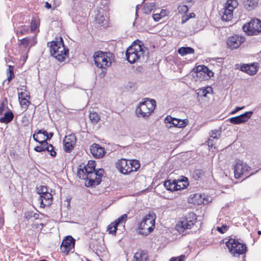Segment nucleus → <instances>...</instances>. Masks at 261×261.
Wrapping results in <instances>:
<instances>
[{"label": "nucleus", "mask_w": 261, "mask_h": 261, "mask_svg": "<svg viewBox=\"0 0 261 261\" xmlns=\"http://www.w3.org/2000/svg\"><path fill=\"white\" fill-rule=\"evenodd\" d=\"M206 143H207V145H208V146L210 148H211V149L215 148L214 139L210 138L208 139Z\"/></svg>", "instance_id": "nucleus-49"}, {"label": "nucleus", "mask_w": 261, "mask_h": 261, "mask_svg": "<svg viewBox=\"0 0 261 261\" xmlns=\"http://www.w3.org/2000/svg\"><path fill=\"white\" fill-rule=\"evenodd\" d=\"M129 169H132V172L137 171L140 167L139 162L136 160H129Z\"/></svg>", "instance_id": "nucleus-34"}, {"label": "nucleus", "mask_w": 261, "mask_h": 261, "mask_svg": "<svg viewBox=\"0 0 261 261\" xmlns=\"http://www.w3.org/2000/svg\"><path fill=\"white\" fill-rule=\"evenodd\" d=\"M33 217L35 219L37 220L39 219V215L37 213H35L33 212Z\"/></svg>", "instance_id": "nucleus-62"}, {"label": "nucleus", "mask_w": 261, "mask_h": 261, "mask_svg": "<svg viewBox=\"0 0 261 261\" xmlns=\"http://www.w3.org/2000/svg\"><path fill=\"white\" fill-rule=\"evenodd\" d=\"M30 98V95L28 94L27 93L21 92L18 93V99L20 100L22 98Z\"/></svg>", "instance_id": "nucleus-52"}, {"label": "nucleus", "mask_w": 261, "mask_h": 261, "mask_svg": "<svg viewBox=\"0 0 261 261\" xmlns=\"http://www.w3.org/2000/svg\"><path fill=\"white\" fill-rule=\"evenodd\" d=\"M258 67L256 63H251L250 64H243L241 66L240 70L245 72L250 75L256 74L257 71Z\"/></svg>", "instance_id": "nucleus-19"}, {"label": "nucleus", "mask_w": 261, "mask_h": 261, "mask_svg": "<svg viewBox=\"0 0 261 261\" xmlns=\"http://www.w3.org/2000/svg\"><path fill=\"white\" fill-rule=\"evenodd\" d=\"M155 8V3L153 2L146 3L144 6V13L146 14H150Z\"/></svg>", "instance_id": "nucleus-33"}, {"label": "nucleus", "mask_w": 261, "mask_h": 261, "mask_svg": "<svg viewBox=\"0 0 261 261\" xmlns=\"http://www.w3.org/2000/svg\"><path fill=\"white\" fill-rule=\"evenodd\" d=\"M233 11L231 9L225 7L223 11L222 12V19L226 21L231 20L233 16Z\"/></svg>", "instance_id": "nucleus-27"}, {"label": "nucleus", "mask_w": 261, "mask_h": 261, "mask_svg": "<svg viewBox=\"0 0 261 261\" xmlns=\"http://www.w3.org/2000/svg\"><path fill=\"white\" fill-rule=\"evenodd\" d=\"M238 6V2L237 0H227L225 7L231 9L233 11V10L236 8Z\"/></svg>", "instance_id": "nucleus-36"}, {"label": "nucleus", "mask_w": 261, "mask_h": 261, "mask_svg": "<svg viewBox=\"0 0 261 261\" xmlns=\"http://www.w3.org/2000/svg\"><path fill=\"white\" fill-rule=\"evenodd\" d=\"M37 135V134L36 133V132H35V133L33 135V139L34 140V141L39 143V142H40L41 141H39L37 137L36 136Z\"/></svg>", "instance_id": "nucleus-61"}, {"label": "nucleus", "mask_w": 261, "mask_h": 261, "mask_svg": "<svg viewBox=\"0 0 261 261\" xmlns=\"http://www.w3.org/2000/svg\"><path fill=\"white\" fill-rule=\"evenodd\" d=\"M89 118L92 123L96 124L100 120V117L96 112H90L89 114Z\"/></svg>", "instance_id": "nucleus-35"}, {"label": "nucleus", "mask_w": 261, "mask_h": 261, "mask_svg": "<svg viewBox=\"0 0 261 261\" xmlns=\"http://www.w3.org/2000/svg\"><path fill=\"white\" fill-rule=\"evenodd\" d=\"M175 185V179L171 180V179H167L164 182L163 186L168 191L171 192L176 191L174 190L175 189L174 186Z\"/></svg>", "instance_id": "nucleus-31"}, {"label": "nucleus", "mask_w": 261, "mask_h": 261, "mask_svg": "<svg viewBox=\"0 0 261 261\" xmlns=\"http://www.w3.org/2000/svg\"><path fill=\"white\" fill-rule=\"evenodd\" d=\"M14 118V115L12 112L9 110L4 114V117L0 118V122L8 124Z\"/></svg>", "instance_id": "nucleus-26"}, {"label": "nucleus", "mask_w": 261, "mask_h": 261, "mask_svg": "<svg viewBox=\"0 0 261 261\" xmlns=\"http://www.w3.org/2000/svg\"><path fill=\"white\" fill-rule=\"evenodd\" d=\"M252 114V111L246 112L239 116L229 118V121L232 124H240L247 121Z\"/></svg>", "instance_id": "nucleus-14"}, {"label": "nucleus", "mask_w": 261, "mask_h": 261, "mask_svg": "<svg viewBox=\"0 0 261 261\" xmlns=\"http://www.w3.org/2000/svg\"><path fill=\"white\" fill-rule=\"evenodd\" d=\"M192 196L189 201V202L194 203L195 204L199 205L203 203L204 198H202L201 195L199 194H194L191 195Z\"/></svg>", "instance_id": "nucleus-28"}, {"label": "nucleus", "mask_w": 261, "mask_h": 261, "mask_svg": "<svg viewBox=\"0 0 261 261\" xmlns=\"http://www.w3.org/2000/svg\"><path fill=\"white\" fill-rule=\"evenodd\" d=\"M195 14L194 13H191L190 14H189V16H188L190 18H194L195 17Z\"/></svg>", "instance_id": "nucleus-64"}, {"label": "nucleus", "mask_w": 261, "mask_h": 261, "mask_svg": "<svg viewBox=\"0 0 261 261\" xmlns=\"http://www.w3.org/2000/svg\"><path fill=\"white\" fill-rule=\"evenodd\" d=\"M47 46L49 48L50 55L60 62L64 61L69 54V49L64 45L61 37L59 41H53L48 42Z\"/></svg>", "instance_id": "nucleus-2"}, {"label": "nucleus", "mask_w": 261, "mask_h": 261, "mask_svg": "<svg viewBox=\"0 0 261 261\" xmlns=\"http://www.w3.org/2000/svg\"><path fill=\"white\" fill-rule=\"evenodd\" d=\"M221 135V130L220 129H215L211 131L210 134V137L213 139L218 140L220 138Z\"/></svg>", "instance_id": "nucleus-39"}, {"label": "nucleus", "mask_w": 261, "mask_h": 261, "mask_svg": "<svg viewBox=\"0 0 261 261\" xmlns=\"http://www.w3.org/2000/svg\"><path fill=\"white\" fill-rule=\"evenodd\" d=\"M197 221V217L193 212L189 213L181 222V227L184 229H190Z\"/></svg>", "instance_id": "nucleus-13"}, {"label": "nucleus", "mask_w": 261, "mask_h": 261, "mask_svg": "<svg viewBox=\"0 0 261 261\" xmlns=\"http://www.w3.org/2000/svg\"><path fill=\"white\" fill-rule=\"evenodd\" d=\"M45 6L47 9H50L51 8V4L48 2H46Z\"/></svg>", "instance_id": "nucleus-63"}, {"label": "nucleus", "mask_w": 261, "mask_h": 261, "mask_svg": "<svg viewBox=\"0 0 261 261\" xmlns=\"http://www.w3.org/2000/svg\"><path fill=\"white\" fill-rule=\"evenodd\" d=\"M93 58L95 64L97 67L106 69L107 67L111 66L114 55L110 52L98 51L95 53Z\"/></svg>", "instance_id": "nucleus-6"}, {"label": "nucleus", "mask_w": 261, "mask_h": 261, "mask_svg": "<svg viewBox=\"0 0 261 261\" xmlns=\"http://www.w3.org/2000/svg\"><path fill=\"white\" fill-rule=\"evenodd\" d=\"M148 255L144 251L137 252L134 256V261H147Z\"/></svg>", "instance_id": "nucleus-29"}, {"label": "nucleus", "mask_w": 261, "mask_h": 261, "mask_svg": "<svg viewBox=\"0 0 261 261\" xmlns=\"http://www.w3.org/2000/svg\"><path fill=\"white\" fill-rule=\"evenodd\" d=\"M33 211H27L24 213V218L27 220H29L31 218L33 217Z\"/></svg>", "instance_id": "nucleus-47"}, {"label": "nucleus", "mask_w": 261, "mask_h": 261, "mask_svg": "<svg viewBox=\"0 0 261 261\" xmlns=\"http://www.w3.org/2000/svg\"><path fill=\"white\" fill-rule=\"evenodd\" d=\"M155 107L156 101L155 100L145 98L137 106L135 112L136 115L137 117L147 119L154 111Z\"/></svg>", "instance_id": "nucleus-3"}, {"label": "nucleus", "mask_w": 261, "mask_h": 261, "mask_svg": "<svg viewBox=\"0 0 261 261\" xmlns=\"http://www.w3.org/2000/svg\"><path fill=\"white\" fill-rule=\"evenodd\" d=\"M152 17L155 21H158L162 18L160 13L153 14Z\"/></svg>", "instance_id": "nucleus-53"}, {"label": "nucleus", "mask_w": 261, "mask_h": 261, "mask_svg": "<svg viewBox=\"0 0 261 261\" xmlns=\"http://www.w3.org/2000/svg\"><path fill=\"white\" fill-rule=\"evenodd\" d=\"M245 41V38L238 35L234 34L228 38L227 44L231 49L237 48Z\"/></svg>", "instance_id": "nucleus-16"}, {"label": "nucleus", "mask_w": 261, "mask_h": 261, "mask_svg": "<svg viewBox=\"0 0 261 261\" xmlns=\"http://www.w3.org/2000/svg\"><path fill=\"white\" fill-rule=\"evenodd\" d=\"M204 174V172L202 169H196L192 173V176L195 180L201 178Z\"/></svg>", "instance_id": "nucleus-38"}, {"label": "nucleus", "mask_w": 261, "mask_h": 261, "mask_svg": "<svg viewBox=\"0 0 261 261\" xmlns=\"http://www.w3.org/2000/svg\"><path fill=\"white\" fill-rule=\"evenodd\" d=\"M7 100L6 98L5 100H3V101L0 104V115L3 114V113L4 111L5 102H7Z\"/></svg>", "instance_id": "nucleus-51"}, {"label": "nucleus", "mask_w": 261, "mask_h": 261, "mask_svg": "<svg viewBox=\"0 0 261 261\" xmlns=\"http://www.w3.org/2000/svg\"><path fill=\"white\" fill-rule=\"evenodd\" d=\"M155 214L153 212L149 213L143 219L139 224L140 234L146 236L151 232L154 228Z\"/></svg>", "instance_id": "nucleus-5"}, {"label": "nucleus", "mask_w": 261, "mask_h": 261, "mask_svg": "<svg viewBox=\"0 0 261 261\" xmlns=\"http://www.w3.org/2000/svg\"><path fill=\"white\" fill-rule=\"evenodd\" d=\"M64 151L67 153H70L74 148L75 143L73 142L68 141V139H65L64 141Z\"/></svg>", "instance_id": "nucleus-32"}, {"label": "nucleus", "mask_w": 261, "mask_h": 261, "mask_svg": "<svg viewBox=\"0 0 261 261\" xmlns=\"http://www.w3.org/2000/svg\"><path fill=\"white\" fill-rule=\"evenodd\" d=\"M46 151H47L48 152H49L50 153V155L52 157H55L56 156V155H57V153L55 151L54 147V146L53 145H52V147L49 148L48 149L46 150Z\"/></svg>", "instance_id": "nucleus-50"}, {"label": "nucleus", "mask_w": 261, "mask_h": 261, "mask_svg": "<svg viewBox=\"0 0 261 261\" xmlns=\"http://www.w3.org/2000/svg\"><path fill=\"white\" fill-rule=\"evenodd\" d=\"M74 245L75 240L71 236H67L65 239L62 241L60 246L61 251L67 254L70 251L74 248Z\"/></svg>", "instance_id": "nucleus-12"}, {"label": "nucleus", "mask_w": 261, "mask_h": 261, "mask_svg": "<svg viewBox=\"0 0 261 261\" xmlns=\"http://www.w3.org/2000/svg\"><path fill=\"white\" fill-rule=\"evenodd\" d=\"M233 170L236 178H239L242 176H245V178L253 174V173L248 174V171L251 170V167L241 160L238 161L234 165Z\"/></svg>", "instance_id": "nucleus-8"}, {"label": "nucleus", "mask_w": 261, "mask_h": 261, "mask_svg": "<svg viewBox=\"0 0 261 261\" xmlns=\"http://www.w3.org/2000/svg\"><path fill=\"white\" fill-rule=\"evenodd\" d=\"M178 53L181 56L194 53V49L191 47H181L178 49Z\"/></svg>", "instance_id": "nucleus-30"}, {"label": "nucleus", "mask_w": 261, "mask_h": 261, "mask_svg": "<svg viewBox=\"0 0 261 261\" xmlns=\"http://www.w3.org/2000/svg\"><path fill=\"white\" fill-rule=\"evenodd\" d=\"M228 228L229 227L227 225L223 224L221 227H217V230L223 234L228 229Z\"/></svg>", "instance_id": "nucleus-46"}, {"label": "nucleus", "mask_w": 261, "mask_h": 261, "mask_svg": "<svg viewBox=\"0 0 261 261\" xmlns=\"http://www.w3.org/2000/svg\"><path fill=\"white\" fill-rule=\"evenodd\" d=\"M90 151L93 156L97 159L102 158L105 153L104 148L96 143H93L90 146Z\"/></svg>", "instance_id": "nucleus-17"}, {"label": "nucleus", "mask_w": 261, "mask_h": 261, "mask_svg": "<svg viewBox=\"0 0 261 261\" xmlns=\"http://www.w3.org/2000/svg\"><path fill=\"white\" fill-rule=\"evenodd\" d=\"M127 215L126 214H124L119 217L117 219H116L113 223L117 227H118V226L120 224H124L127 220Z\"/></svg>", "instance_id": "nucleus-37"}, {"label": "nucleus", "mask_w": 261, "mask_h": 261, "mask_svg": "<svg viewBox=\"0 0 261 261\" xmlns=\"http://www.w3.org/2000/svg\"><path fill=\"white\" fill-rule=\"evenodd\" d=\"M185 257V255H180L177 257H172L170 261H183Z\"/></svg>", "instance_id": "nucleus-54"}, {"label": "nucleus", "mask_w": 261, "mask_h": 261, "mask_svg": "<svg viewBox=\"0 0 261 261\" xmlns=\"http://www.w3.org/2000/svg\"><path fill=\"white\" fill-rule=\"evenodd\" d=\"M244 108V107H237L235 108V109L232 111L231 112V114H233L236 113H237V112H238L239 111L243 109V108Z\"/></svg>", "instance_id": "nucleus-58"}, {"label": "nucleus", "mask_w": 261, "mask_h": 261, "mask_svg": "<svg viewBox=\"0 0 261 261\" xmlns=\"http://www.w3.org/2000/svg\"><path fill=\"white\" fill-rule=\"evenodd\" d=\"M83 170H77V175L82 179L86 180L85 186L87 187H94L99 185L101 181L104 170L102 168L96 169L93 171H87L86 169Z\"/></svg>", "instance_id": "nucleus-1"}, {"label": "nucleus", "mask_w": 261, "mask_h": 261, "mask_svg": "<svg viewBox=\"0 0 261 261\" xmlns=\"http://www.w3.org/2000/svg\"><path fill=\"white\" fill-rule=\"evenodd\" d=\"M37 35L35 34L33 36L27 37L24 38H22L21 40H19L20 42L21 45H22L24 47H27L28 46H34L37 43Z\"/></svg>", "instance_id": "nucleus-21"}, {"label": "nucleus", "mask_w": 261, "mask_h": 261, "mask_svg": "<svg viewBox=\"0 0 261 261\" xmlns=\"http://www.w3.org/2000/svg\"><path fill=\"white\" fill-rule=\"evenodd\" d=\"M245 33H261V20L257 18L252 19L243 27Z\"/></svg>", "instance_id": "nucleus-9"}, {"label": "nucleus", "mask_w": 261, "mask_h": 261, "mask_svg": "<svg viewBox=\"0 0 261 261\" xmlns=\"http://www.w3.org/2000/svg\"><path fill=\"white\" fill-rule=\"evenodd\" d=\"M169 11L167 10L162 9L161 11L160 15H161V16L162 17H165V16H167L168 14H169Z\"/></svg>", "instance_id": "nucleus-56"}, {"label": "nucleus", "mask_w": 261, "mask_h": 261, "mask_svg": "<svg viewBox=\"0 0 261 261\" xmlns=\"http://www.w3.org/2000/svg\"><path fill=\"white\" fill-rule=\"evenodd\" d=\"M37 193L40 195L48 192V188L47 186H41L37 188Z\"/></svg>", "instance_id": "nucleus-42"}, {"label": "nucleus", "mask_w": 261, "mask_h": 261, "mask_svg": "<svg viewBox=\"0 0 261 261\" xmlns=\"http://www.w3.org/2000/svg\"><path fill=\"white\" fill-rule=\"evenodd\" d=\"M14 67L11 65H9L8 69L7 70V80L8 81V83L10 82L15 76L14 74Z\"/></svg>", "instance_id": "nucleus-40"}, {"label": "nucleus", "mask_w": 261, "mask_h": 261, "mask_svg": "<svg viewBox=\"0 0 261 261\" xmlns=\"http://www.w3.org/2000/svg\"><path fill=\"white\" fill-rule=\"evenodd\" d=\"M165 123H166L167 127L170 128L172 127V125L176 127L183 128L188 125L189 121L187 119H180L171 117V116H167L165 118Z\"/></svg>", "instance_id": "nucleus-10"}, {"label": "nucleus", "mask_w": 261, "mask_h": 261, "mask_svg": "<svg viewBox=\"0 0 261 261\" xmlns=\"http://www.w3.org/2000/svg\"><path fill=\"white\" fill-rule=\"evenodd\" d=\"M177 10L179 13L184 14L188 11L189 8L186 5H179L178 6Z\"/></svg>", "instance_id": "nucleus-44"}, {"label": "nucleus", "mask_w": 261, "mask_h": 261, "mask_svg": "<svg viewBox=\"0 0 261 261\" xmlns=\"http://www.w3.org/2000/svg\"><path fill=\"white\" fill-rule=\"evenodd\" d=\"M193 70L197 73L198 76H200L202 73L206 74L210 77L214 76V73L205 65H198L194 68Z\"/></svg>", "instance_id": "nucleus-20"}, {"label": "nucleus", "mask_w": 261, "mask_h": 261, "mask_svg": "<svg viewBox=\"0 0 261 261\" xmlns=\"http://www.w3.org/2000/svg\"><path fill=\"white\" fill-rule=\"evenodd\" d=\"M243 4L246 9L250 11L257 7L258 2L256 0H244Z\"/></svg>", "instance_id": "nucleus-25"}, {"label": "nucleus", "mask_w": 261, "mask_h": 261, "mask_svg": "<svg viewBox=\"0 0 261 261\" xmlns=\"http://www.w3.org/2000/svg\"><path fill=\"white\" fill-rule=\"evenodd\" d=\"M129 160L121 159L116 163V167L121 173L127 174L132 172V169H129Z\"/></svg>", "instance_id": "nucleus-15"}, {"label": "nucleus", "mask_w": 261, "mask_h": 261, "mask_svg": "<svg viewBox=\"0 0 261 261\" xmlns=\"http://www.w3.org/2000/svg\"><path fill=\"white\" fill-rule=\"evenodd\" d=\"M54 135V133H52V132H50L49 134H47V135L46 136V138L45 140H46V142H47V141H49L51 137L53 136Z\"/></svg>", "instance_id": "nucleus-60"}, {"label": "nucleus", "mask_w": 261, "mask_h": 261, "mask_svg": "<svg viewBox=\"0 0 261 261\" xmlns=\"http://www.w3.org/2000/svg\"><path fill=\"white\" fill-rule=\"evenodd\" d=\"M200 92H201V95H202L203 97H206L207 94L209 93L208 91H207L206 89L200 90Z\"/></svg>", "instance_id": "nucleus-57"}, {"label": "nucleus", "mask_w": 261, "mask_h": 261, "mask_svg": "<svg viewBox=\"0 0 261 261\" xmlns=\"http://www.w3.org/2000/svg\"><path fill=\"white\" fill-rule=\"evenodd\" d=\"M117 229V227L112 222L108 226L107 230L109 231V233L115 234Z\"/></svg>", "instance_id": "nucleus-43"}, {"label": "nucleus", "mask_w": 261, "mask_h": 261, "mask_svg": "<svg viewBox=\"0 0 261 261\" xmlns=\"http://www.w3.org/2000/svg\"><path fill=\"white\" fill-rule=\"evenodd\" d=\"M95 162L94 161H89L86 165L84 163L81 164L77 169V170H83L86 169L87 171H93L96 170L95 169Z\"/></svg>", "instance_id": "nucleus-23"}, {"label": "nucleus", "mask_w": 261, "mask_h": 261, "mask_svg": "<svg viewBox=\"0 0 261 261\" xmlns=\"http://www.w3.org/2000/svg\"><path fill=\"white\" fill-rule=\"evenodd\" d=\"M107 13L106 10L100 8L97 11L95 16L96 22L105 28L109 26V18Z\"/></svg>", "instance_id": "nucleus-11"}, {"label": "nucleus", "mask_w": 261, "mask_h": 261, "mask_svg": "<svg viewBox=\"0 0 261 261\" xmlns=\"http://www.w3.org/2000/svg\"><path fill=\"white\" fill-rule=\"evenodd\" d=\"M36 133L37 134H43L44 136H46L47 135L48 133L45 130H42V129H38V130L36 131Z\"/></svg>", "instance_id": "nucleus-55"}, {"label": "nucleus", "mask_w": 261, "mask_h": 261, "mask_svg": "<svg viewBox=\"0 0 261 261\" xmlns=\"http://www.w3.org/2000/svg\"><path fill=\"white\" fill-rule=\"evenodd\" d=\"M40 146H37L35 147L34 150L36 152H41L48 150L49 148L52 147V145L46 142V140H43L39 142Z\"/></svg>", "instance_id": "nucleus-24"}, {"label": "nucleus", "mask_w": 261, "mask_h": 261, "mask_svg": "<svg viewBox=\"0 0 261 261\" xmlns=\"http://www.w3.org/2000/svg\"><path fill=\"white\" fill-rule=\"evenodd\" d=\"M145 51L142 47L140 45L134 44L130 46L126 51L125 56L127 61L130 63L133 64L136 61L140 60L144 61L147 59V56L148 53L146 52L147 55H145Z\"/></svg>", "instance_id": "nucleus-4"}, {"label": "nucleus", "mask_w": 261, "mask_h": 261, "mask_svg": "<svg viewBox=\"0 0 261 261\" xmlns=\"http://www.w3.org/2000/svg\"><path fill=\"white\" fill-rule=\"evenodd\" d=\"M53 195L49 192L40 195L39 199L40 206L43 208L46 206H50L53 203Z\"/></svg>", "instance_id": "nucleus-18"}, {"label": "nucleus", "mask_w": 261, "mask_h": 261, "mask_svg": "<svg viewBox=\"0 0 261 261\" xmlns=\"http://www.w3.org/2000/svg\"><path fill=\"white\" fill-rule=\"evenodd\" d=\"M190 18V17H188V15H183L182 17V19H181V23H184L185 22H186Z\"/></svg>", "instance_id": "nucleus-59"}, {"label": "nucleus", "mask_w": 261, "mask_h": 261, "mask_svg": "<svg viewBox=\"0 0 261 261\" xmlns=\"http://www.w3.org/2000/svg\"><path fill=\"white\" fill-rule=\"evenodd\" d=\"M188 185V179L186 177L182 176L180 179H175V185L174 186L175 188L174 190L176 191L185 189L187 188Z\"/></svg>", "instance_id": "nucleus-22"}, {"label": "nucleus", "mask_w": 261, "mask_h": 261, "mask_svg": "<svg viewBox=\"0 0 261 261\" xmlns=\"http://www.w3.org/2000/svg\"><path fill=\"white\" fill-rule=\"evenodd\" d=\"M38 22L36 20H32L30 29L31 32H35L38 28Z\"/></svg>", "instance_id": "nucleus-45"}, {"label": "nucleus", "mask_w": 261, "mask_h": 261, "mask_svg": "<svg viewBox=\"0 0 261 261\" xmlns=\"http://www.w3.org/2000/svg\"><path fill=\"white\" fill-rule=\"evenodd\" d=\"M65 139H68V141L73 142L74 143L76 142V137L74 134H70L68 137H66Z\"/></svg>", "instance_id": "nucleus-48"}, {"label": "nucleus", "mask_w": 261, "mask_h": 261, "mask_svg": "<svg viewBox=\"0 0 261 261\" xmlns=\"http://www.w3.org/2000/svg\"><path fill=\"white\" fill-rule=\"evenodd\" d=\"M225 244L230 253L234 256L244 254L247 250L246 244L236 239L230 238L225 242Z\"/></svg>", "instance_id": "nucleus-7"}, {"label": "nucleus", "mask_w": 261, "mask_h": 261, "mask_svg": "<svg viewBox=\"0 0 261 261\" xmlns=\"http://www.w3.org/2000/svg\"><path fill=\"white\" fill-rule=\"evenodd\" d=\"M19 101L22 108L25 110L28 108V107L31 103V102L29 99H27V98H22V99L19 100Z\"/></svg>", "instance_id": "nucleus-41"}]
</instances>
